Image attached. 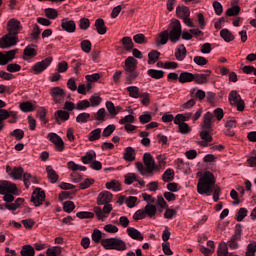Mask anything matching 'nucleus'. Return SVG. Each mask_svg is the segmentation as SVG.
<instances>
[{
  "instance_id": "4d7b16f0",
  "label": "nucleus",
  "mask_w": 256,
  "mask_h": 256,
  "mask_svg": "<svg viewBox=\"0 0 256 256\" xmlns=\"http://www.w3.org/2000/svg\"><path fill=\"white\" fill-rule=\"evenodd\" d=\"M76 217H78V219H93V217H95V214H93L92 212L81 211L77 212Z\"/></svg>"
},
{
  "instance_id": "49530a36",
  "label": "nucleus",
  "mask_w": 256,
  "mask_h": 256,
  "mask_svg": "<svg viewBox=\"0 0 256 256\" xmlns=\"http://www.w3.org/2000/svg\"><path fill=\"white\" fill-rule=\"evenodd\" d=\"M239 13H241V7H239L238 5L228 8L226 11V15L228 17H235V16L239 15Z\"/></svg>"
},
{
  "instance_id": "5701e85b",
  "label": "nucleus",
  "mask_w": 256,
  "mask_h": 256,
  "mask_svg": "<svg viewBox=\"0 0 256 256\" xmlns=\"http://www.w3.org/2000/svg\"><path fill=\"white\" fill-rule=\"evenodd\" d=\"M97 159V154L95 151H90L82 157V162L84 165H91Z\"/></svg>"
},
{
  "instance_id": "de8ad7c7",
  "label": "nucleus",
  "mask_w": 256,
  "mask_h": 256,
  "mask_svg": "<svg viewBox=\"0 0 256 256\" xmlns=\"http://www.w3.org/2000/svg\"><path fill=\"white\" fill-rule=\"evenodd\" d=\"M89 107H91V102H89V100L78 101L76 105L77 111H85V109H89Z\"/></svg>"
},
{
  "instance_id": "864d4df0",
  "label": "nucleus",
  "mask_w": 256,
  "mask_h": 256,
  "mask_svg": "<svg viewBox=\"0 0 256 256\" xmlns=\"http://www.w3.org/2000/svg\"><path fill=\"white\" fill-rule=\"evenodd\" d=\"M89 27H91V21H89L88 18H81L79 21V28L82 29V31H87Z\"/></svg>"
},
{
  "instance_id": "052dcab7",
  "label": "nucleus",
  "mask_w": 256,
  "mask_h": 256,
  "mask_svg": "<svg viewBox=\"0 0 256 256\" xmlns=\"http://www.w3.org/2000/svg\"><path fill=\"white\" fill-rule=\"evenodd\" d=\"M146 217L147 214L143 209L137 210L133 215L134 221H141V219H145Z\"/></svg>"
},
{
  "instance_id": "2f4dec72",
  "label": "nucleus",
  "mask_w": 256,
  "mask_h": 256,
  "mask_svg": "<svg viewBox=\"0 0 256 256\" xmlns=\"http://www.w3.org/2000/svg\"><path fill=\"white\" fill-rule=\"evenodd\" d=\"M144 211H145L146 215H148L150 217V219H153V217H155L157 215V206L148 203L145 206Z\"/></svg>"
},
{
  "instance_id": "13d9d810",
  "label": "nucleus",
  "mask_w": 256,
  "mask_h": 256,
  "mask_svg": "<svg viewBox=\"0 0 256 256\" xmlns=\"http://www.w3.org/2000/svg\"><path fill=\"white\" fill-rule=\"evenodd\" d=\"M247 213L248 211L246 208H240L235 216L236 221H243V219L247 216Z\"/></svg>"
},
{
  "instance_id": "7c9ffc66",
  "label": "nucleus",
  "mask_w": 256,
  "mask_h": 256,
  "mask_svg": "<svg viewBox=\"0 0 256 256\" xmlns=\"http://www.w3.org/2000/svg\"><path fill=\"white\" fill-rule=\"evenodd\" d=\"M124 159L128 162L135 161V149L133 147L129 146L125 149Z\"/></svg>"
},
{
  "instance_id": "f8f14e48",
  "label": "nucleus",
  "mask_w": 256,
  "mask_h": 256,
  "mask_svg": "<svg viewBox=\"0 0 256 256\" xmlns=\"http://www.w3.org/2000/svg\"><path fill=\"white\" fill-rule=\"evenodd\" d=\"M50 95L55 103L61 104L65 101V90L60 87H53L50 90Z\"/></svg>"
},
{
  "instance_id": "c756f323",
  "label": "nucleus",
  "mask_w": 256,
  "mask_h": 256,
  "mask_svg": "<svg viewBox=\"0 0 256 256\" xmlns=\"http://www.w3.org/2000/svg\"><path fill=\"white\" fill-rule=\"evenodd\" d=\"M220 37L226 41V43H230V41H233L235 39V36L229 29L225 28L220 31Z\"/></svg>"
},
{
  "instance_id": "0e129e2a",
  "label": "nucleus",
  "mask_w": 256,
  "mask_h": 256,
  "mask_svg": "<svg viewBox=\"0 0 256 256\" xmlns=\"http://www.w3.org/2000/svg\"><path fill=\"white\" fill-rule=\"evenodd\" d=\"M81 65H83V62H81V60L73 59L71 61V67H73L76 75H79V71H81Z\"/></svg>"
},
{
  "instance_id": "473e14b6",
  "label": "nucleus",
  "mask_w": 256,
  "mask_h": 256,
  "mask_svg": "<svg viewBox=\"0 0 256 256\" xmlns=\"http://www.w3.org/2000/svg\"><path fill=\"white\" fill-rule=\"evenodd\" d=\"M106 109L108 110L110 115L115 116L118 113H121V107L120 106L115 107V104H113V102H111V101L106 102Z\"/></svg>"
},
{
  "instance_id": "37998d69",
  "label": "nucleus",
  "mask_w": 256,
  "mask_h": 256,
  "mask_svg": "<svg viewBox=\"0 0 256 256\" xmlns=\"http://www.w3.org/2000/svg\"><path fill=\"white\" fill-rule=\"evenodd\" d=\"M68 169H71V171H87V167L81 166L73 161H70L67 163Z\"/></svg>"
},
{
  "instance_id": "680f3d73",
  "label": "nucleus",
  "mask_w": 256,
  "mask_h": 256,
  "mask_svg": "<svg viewBox=\"0 0 256 256\" xmlns=\"http://www.w3.org/2000/svg\"><path fill=\"white\" fill-rule=\"evenodd\" d=\"M10 135L12 137H15V139H17V141H21V139H23V137H25V132L21 129H15L10 133Z\"/></svg>"
},
{
  "instance_id": "ea45409f",
  "label": "nucleus",
  "mask_w": 256,
  "mask_h": 256,
  "mask_svg": "<svg viewBox=\"0 0 256 256\" xmlns=\"http://www.w3.org/2000/svg\"><path fill=\"white\" fill-rule=\"evenodd\" d=\"M126 91H128L130 97L133 99H139V96L141 95V92H139V87L137 86H129L126 88Z\"/></svg>"
},
{
  "instance_id": "338daca9",
  "label": "nucleus",
  "mask_w": 256,
  "mask_h": 256,
  "mask_svg": "<svg viewBox=\"0 0 256 256\" xmlns=\"http://www.w3.org/2000/svg\"><path fill=\"white\" fill-rule=\"evenodd\" d=\"M90 107H99L101 105V98L97 95H93L90 97Z\"/></svg>"
},
{
  "instance_id": "c9c22d12",
  "label": "nucleus",
  "mask_w": 256,
  "mask_h": 256,
  "mask_svg": "<svg viewBox=\"0 0 256 256\" xmlns=\"http://www.w3.org/2000/svg\"><path fill=\"white\" fill-rule=\"evenodd\" d=\"M194 81L196 85H207L209 83V78L205 75L196 73L194 74Z\"/></svg>"
},
{
  "instance_id": "6ab92c4d",
  "label": "nucleus",
  "mask_w": 256,
  "mask_h": 256,
  "mask_svg": "<svg viewBox=\"0 0 256 256\" xmlns=\"http://www.w3.org/2000/svg\"><path fill=\"white\" fill-rule=\"evenodd\" d=\"M94 25L99 35H105V33H107V26H105V20H103V18L96 19Z\"/></svg>"
},
{
  "instance_id": "a19ab883",
  "label": "nucleus",
  "mask_w": 256,
  "mask_h": 256,
  "mask_svg": "<svg viewBox=\"0 0 256 256\" xmlns=\"http://www.w3.org/2000/svg\"><path fill=\"white\" fill-rule=\"evenodd\" d=\"M89 141H98V139H101V128H96L93 131L90 132L88 135Z\"/></svg>"
},
{
  "instance_id": "f704fd0d",
  "label": "nucleus",
  "mask_w": 256,
  "mask_h": 256,
  "mask_svg": "<svg viewBox=\"0 0 256 256\" xmlns=\"http://www.w3.org/2000/svg\"><path fill=\"white\" fill-rule=\"evenodd\" d=\"M191 97H195L196 99H199L200 101H203L206 97L205 91L199 89V88H194L190 90Z\"/></svg>"
},
{
  "instance_id": "5fc2aeb1",
  "label": "nucleus",
  "mask_w": 256,
  "mask_h": 256,
  "mask_svg": "<svg viewBox=\"0 0 256 256\" xmlns=\"http://www.w3.org/2000/svg\"><path fill=\"white\" fill-rule=\"evenodd\" d=\"M37 116L42 123L47 124V110H45V108L38 109Z\"/></svg>"
},
{
  "instance_id": "09e8293b",
  "label": "nucleus",
  "mask_w": 256,
  "mask_h": 256,
  "mask_svg": "<svg viewBox=\"0 0 256 256\" xmlns=\"http://www.w3.org/2000/svg\"><path fill=\"white\" fill-rule=\"evenodd\" d=\"M138 99H140L142 105H145V107H147V105L151 103V95L147 92L140 93V96H138Z\"/></svg>"
},
{
  "instance_id": "3c124183",
  "label": "nucleus",
  "mask_w": 256,
  "mask_h": 256,
  "mask_svg": "<svg viewBox=\"0 0 256 256\" xmlns=\"http://www.w3.org/2000/svg\"><path fill=\"white\" fill-rule=\"evenodd\" d=\"M35 45H28L24 49V55L25 57H35L37 55V50H35Z\"/></svg>"
},
{
  "instance_id": "bf43d9fd",
  "label": "nucleus",
  "mask_w": 256,
  "mask_h": 256,
  "mask_svg": "<svg viewBox=\"0 0 256 256\" xmlns=\"http://www.w3.org/2000/svg\"><path fill=\"white\" fill-rule=\"evenodd\" d=\"M153 119L151 116V113L144 112L142 115L139 116V121L142 123V125H145V123H149Z\"/></svg>"
},
{
  "instance_id": "0eeeda50",
  "label": "nucleus",
  "mask_w": 256,
  "mask_h": 256,
  "mask_svg": "<svg viewBox=\"0 0 256 256\" xmlns=\"http://www.w3.org/2000/svg\"><path fill=\"white\" fill-rule=\"evenodd\" d=\"M228 99L232 105L237 107V111H245V101L241 99V95L237 91L232 90L229 93Z\"/></svg>"
},
{
  "instance_id": "f257e3e1",
  "label": "nucleus",
  "mask_w": 256,
  "mask_h": 256,
  "mask_svg": "<svg viewBox=\"0 0 256 256\" xmlns=\"http://www.w3.org/2000/svg\"><path fill=\"white\" fill-rule=\"evenodd\" d=\"M215 183V176L207 171L198 180L197 192L199 195H211L213 193V201L217 203L221 197V187Z\"/></svg>"
},
{
  "instance_id": "393cba45",
  "label": "nucleus",
  "mask_w": 256,
  "mask_h": 256,
  "mask_svg": "<svg viewBox=\"0 0 256 256\" xmlns=\"http://www.w3.org/2000/svg\"><path fill=\"white\" fill-rule=\"evenodd\" d=\"M23 173V167H14L10 173V177L13 178L14 181H21V179H23Z\"/></svg>"
},
{
  "instance_id": "20e7f679",
  "label": "nucleus",
  "mask_w": 256,
  "mask_h": 256,
  "mask_svg": "<svg viewBox=\"0 0 256 256\" xmlns=\"http://www.w3.org/2000/svg\"><path fill=\"white\" fill-rule=\"evenodd\" d=\"M124 71L126 75V85H132L133 81L139 77V72L137 71V59L133 56H129L125 60Z\"/></svg>"
},
{
  "instance_id": "4c0bfd02",
  "label": "nucleus",
  "mask_w": 256,
  "mask_h": 256,
  "mask_svg": "<svg viewBox=\"0 0 256 256\" xmlns=\"http://www.w3.org/2000/svg\"><path fill=\"white\" fill-rule=\"evenodd\" d=\"M122 45L126 51H131L133 47H135L133 44V39H131L129 36L122 38Z\"/></svg>"
},
{
  "instance_id": "b1692460",
  "label": "nucleus",
  "mask_w": 256,
  "mask_h": 256,
  "mask_svg": "<svg viewBox=\"0 0 256 256\" xmlns=\"http://www.w3.org/2000/svg\"><path fill=\"white\" fill-rule=\"evenodd\" d=\"M175 179V170L173 168H168L162 175V180L164 183H171Z\"/></svg>"
},
{
  "instance_id": "9b49d317",
  "label": "nucleus",
  "mask_w": 256,
  "mask_h": 256,
  "mask_svg": "<svg viewBox=\"0 0 256 256\" xmlns=\"http://www.w3.org/2000/svg\"><path fill=\"white\" fill-rule=\"evenodd\" d=\"M111 211H113V205L111 204H104L103 209H101V207H95L94 208V213L97 216V219L99 220H104L106 219L107 215H109V213H111Z\"/></svg>"
},
{
  "instance_id": "a878e982",
  "label": "nucleus",
  "mask_w": 256,
  "mask_h": 256,
  "mask_svg": "<svg viewBox=\"0 0 256 256\" xmlns=\"http://www.w3.org/2000/svg\"><path fill=\"white\" fill-rule=\"evenodd\" d=\"M175 57L177 61H183V59L187 57V48H185V45L181 44L178 46L175 52Z\"/></svg>"
},
{
  "instance_id": "603ef678",
  "label": "nucleus",
  "mask_w": 256,
  "mask_h": 256,
  "mask_svg": "<svg viewBox=\"0 0 256 256\" xmlns=\"http://www.w3.org/2000/svg\"><path fill=\"white\" fill-rule=\"evenodd\" d=\"M45 15L48 19H57L59 13L54 8H46Z\"/></svg>"
},
{
  "instance_id": "1a4fd4ad",
  "label": "nucleus",
  "mask_w": 256,
  "mask_h": 256,
  "mask_svg": "<svg viewBox=\"0 0 256 256\" xmlns=\"http://www.w3.org/2000/svg\"><path fill=\"white\" fill-rule=\"evenodd\" d=\"M5 119H10L9 123H16L17 122V113L13 111H7L5 109H0V131H3V128L5 127V124L3 121Z\"/></svg>"
},
{
  "instance_id": "9d476101",
  "label": "nucleus",
  "mask_w": 256,
  "mask_h": 256,
  "mask_svg": "<svg viewBox=\"0 0 256 256\" xmlns=\"http://www.w3.org/2000/svg\"><path fill=\"white\" fill-rule=\"evenodd\" d=\"M43 201H45V191L41 188H36L31 196V202L34 203L35 207H39L43 205Z\"/></svg>"
},
{
  "instance_id": "7ed1b4c3",
  "label": "nucleus",
  "mask_w": 256,
  "mask_h": 256,
  "mask_svg": "<svg viewBox=\"0 0 256 256\" xmlns=\"http://www.w3.org/2000/svg\"><path fill=\"white\" fill-rule=\"evenodd\" d=\"M183 33V29L181 28V22L179 20H175L170 27L169 30H165L160 33V44L167 45L168 41L171 43H177L181 40V35Z\"/></svg>"
},
{
  "instance_id": "72a5a7b5",
  "label": "nucleus",
  "mask_w": 256,
  "mask_h": 256,
  "mask_svg": "<svg viewBox=\"0 0 256 256\" xmlns=\"http://www.w3.org/2000/svg\"><path fill=\"white\" fill-rule=\"evenodd\" d=\"M20 109L23 113H31V111H35V104L30 101L22 102L20 104Z\"/></svg>"
},
{
  "instance_id": "e433bc0d",
  "label": "nucleus",
  "mask_w": 256,
  "mask_h": 256,
  "mask_svg": "<svg viewBox=\"0 0 256 256\" xmlns=\"http://www.w3.org/2000/svg\"><path fill=\"white\" fill-rule=\"evenodd\" d=\"M70 114L65 110H58L55 112L56 121H69Z\"/></svg>"
},
{
  "instance_id": "e2e57ef3",
  "label": "nucleus",
  "mask_w": 256,
  "mask_h": 256,
  "mask_svg": "<svg viewBox=\"0 0 256 256\" xmlns=\"http://www.w3.org/2000/svg\"><path fill=\"white\" fill-rule=\"evenodd\" d=\"M116 127L114 124L108 125L104 130H103V137H111L113 135V132L115 131Z\"/></svg>"
},
{
  "instance_id": "f03ea898",
  "label": "nucleus",
  "mask_w": 256,
  "mask_h": 256,
  "mask_svg": "<svg viewBox=\"0 0 256 256\" xmlns=\"http://www.w3.org/2000/svg\"><path fill=\"white\" fill-rule=\"evenodd\" d=\"M21 29V22L11 19L8 22V34L0 39L1 49H10V47H15L17 45V35Z\"/></svg>"
},
{
  "instance_id": "a18cd8bd",
  "label": "nucleus",
  "mask_w": 256,
  "mask_h": 256,
  "mask_svg": "<svg viewBox=\"0 0 256 256\" xmlns=\"http://www.w3.org/2000/svg\"><path fill=\"white\" fill-rule=\"evenodd\" d=\"M176 125H178L179 133H181L182 135H188V133H191V128L189 127V124L185 122H180Z\"/></svg>"
},
{
  "instance_id": "4be33fe9",
  "label": "nucleus",
  "mask_w": 256,
  "mask_h": 256,
  "mask_svg": "<svg viewBox=\"0 0 256 256\" xmlns=\"http://www.w3.org/2000/svg\"><path fill=\"white\" fill-rule=\"evenodd\" d=\"M127 233L131 239H135L136 241H143V234L133 227L127 228Z\"/></svg>"
},
{
  "instance_id": "79ce46f5",
  "label": "nucleus",
  "mask_w": 256,
  "mask_h": 256,
  "mask_svg": "<svg viewBox=\"0 0 256 256\" xmlns=\"http://www.w3.org/2000/svg\"><path fill=\"white\" fill-rule=\"evenodd\" d=\"M91 237L94 243H101L103 241V232L99 229H94Z\"/></svg>"
},
{
  "instance_id": "6e6552de",
  "label": "nucleus",
  "mask_w": 256,
  "mask_h": 256,
  "mask_svg": "<svg viewBox=\"0 0 256 256\" xmlns=\"http://www.w3.org/2000/svg\"><path fill=\"white\" fill-rule=\"evenodd\" d=\"M18 191L17 185L13 184V182L7 180L0 181V195H6L8 193L17 195Z\"/></svg>"
},
{
  "instance_id": "aec40b11",
  "label": "nucleus",
  "mask_w": 256,
  "mask_h": 256,
  "mask_svg": "<svg viewBox=\"0 0 256 256\" xmlns=\"http://www.w3.org/2000/svg\"><path fill=\"white\" fill-rule=\"evenodd\" d=\"M195 80V74L184 71L179 75V83H192Z\"/></svg>"
},
{
  "instance_id": "69168bd1",
  "label": "nucleus",
  "mask_w": 256,
  "mask_h": 256,
  "mask_svg": "<svg viewBox=\"0 0 256 256\" xmlns=\"http://www.w3.org/2000/svg\"><path fill=\"white\" fill-rule=\"evenodd\" d=\"M217 253L218 256H228L229 249L227 248V244H220Z\"/></svg>"
},
{
  "instance_id": "c03bdc74",
  "label": "nucleus",
  "mask_w": 256,
  "mask_h": 256,
  "mask_svg": "<svg viewBox=\"0 0 256 256\" xmlns=\"http://www.w3.org/2000/svg\"><path fill=\"white\" fill-rule=\"evenodd\" d=\"M106 189H112V191L115 192L121 191V184L119 183V181L112 180L106 183Z\"/></svg>"
},
{
  "instance_id": "4468645a",
  "label": "nucleus",
  "mask_w": 256,
  "mask_h": 256,
  "mask_svg": "<svg viewBox=\"0 0 256 256\" xmlns=\"http://www.w3.org/2000/svg\"><path fill=\"white\" fill-rule=\"evenodd\" d=\"M113 201V194L109 191H102L99 193L97 197V204L98 205H106Z\"/></svg>"
},
{
  "instance_id": "412c9836",
  "label": "nucleus",
  "mask_w": 256,
  "mask_h": 256,
  "mask_svg": "<svg viewBox=\"0 0 256 256\" xmlns=\"http://www.w3.org/2000/svg\"><path fill=\"white\" fill-rule=\"evenodd\" d=\"M176 15L179 19H185L191 15V11L187 6H178L176 8Z\"/></svg>"
},
{
  "instance_id": "8fccbe9b",
  "label": "nucleus",
  "mask_w": 256,
  "mask_h": 256,
  "mask_svg": "<svg viewBox=\"0 0 256 256\" xmlns=\"http://www.w3.org/2000/svg\"><path fill=\"white\" fill-rule=\"evenodd\" d=\"M91 119V114L87 112H82L76 117V122L77 123H87Z\"/></svg>"
},
{
  "instance_id": "58836bf2",
  "label": "nucleus",
  "mask_w": 256,
  "mask_h": 256,
  "mask_svg": "<svg viewBox=\"0 0 256 256\" xmlns=\"http://www.w3.org/2000/svg\"><path fill=\"white\" fill-rule=\"evenodd\" d=\"M149 77H152V79H163L165 72L163 70H155V69H149L148 70Z\"/></svg>"
},
{
  "instance_id": "6e6d98bb",
  "label": "nucleus",
  "mask_w": 256,
  "mask_h": 256,
  "mask_svg": "<svg viewBox=\"0 0 256 256\" xmlns=\"http://www.w3.org/2000/svg\"><path fill=\"white\" fill-rule=\"evenodd\" d=\"M75 209V203L73 201H66L63 204V210L65 213H73V210Z\"/></svg>"
},
{
  "instance_id": "cd10ccee",
  "label": "nucleus",
  "mask_w": 256,
  "mask_h": 256,
  "mask_svg": "<svg viewBox=\"0 0 256 256\" xmlns=\"http://www.w3.org/2000/svg\"><path fill=\"white\" fill-rule=\"evenodd\" d=\"M193 117V113H185V114H177L174 119L175 124L185 123V121H189Z\"/></svg>"
},
{
  "instance_id": "a211bd4d",
  "label": "nucleus",
  "mask_w": 256,
  "mask_h": 256,
  "mask_svg": "<svg viewBox=\"0 0 256 256\" xmlns=\"http://www.w3.org/2000/svg\"><path fill=\"white\" fill-rule=\"evenodd\" d=\"M213 114L211 112H207L204 115V122L202 128L207 131H213Z\"/></svg>"
},
{
  "instance_id": "bb28decb",
  "label": "nucleus",
  "mask_w": 256,
  "mask_h": 256,
  "mask_svg": "<svg viewBox=\"0 0 256 256\" xmlns=\"http://www.w3.org/2000/svg\"><path fill=\"white\" fill-rule=\"evenodd\" d=\"M159 57H161V52L157 50H152L148 53V64L153 65L159 61Z\"/></svg>"
},
{
  "instance_id": "423d86ee",
  "label": "nucleus",
  "mask_w": 256,
  "mask_h": 256,
  "mask_svg": "<svg viewBox=\"0 0 256 256\" xmlns=\"http://www.w3.org/2000/svg\"><path fill=\"white\" fill-rule=\"evenodd\" d=\"M53 63V57H47L46 59L36 62L32 66V73L33 75H41L46 69H48Z\"/></svg>"
},
{
  "instance_id": "774afa93",
  "label": "nucleus",
  "mask_w": 256,
  "mask_h": 256,
  "mask_svg": "<svg viewBox=\"0 0 256 256\" xmlns=\"http://www.w3.org/2000/svg\"><path fill=\"white\" fill-rule=\"evenodd\" d=\"M81 49L84 53H91V41L83 40L81 42Z\"/></svg>"
},
{
  "instance_id": "39448f33",
  "label": "nucleus",
  "mask_w": 256,
  "mask_h": 256,
  "mask_svg": "<svg viewBox=\"0 0 256 256\" xmlns=\"http://www.w3.org/2000/svg\"><path fill=\"white\" fill-rule=\"evenodd\" d=\"M101 245L104 249H113L115 251L127 250V244L119 238H105L102 240Z\"/></svg>"
},
{
  "instance_id": "2eb2a0df",
  "label": "nucleus",
  "mask_w": 256,
  "mask_h": 256,
  "mask_svg": "<svg viewBox=\"0 0 256 256\" xmlns=\"http://www.w3.org/2000/svg\"><path fill=\"white\" fill-rule=\"evenodd\" d=\"M17 54V50H10L6 54L0 52V65H7L13 59H15V55Z\"/></svg>"
},
{
  "instance_id": "ddd939ff",
  "label": "nucleus",
  "mask_w": 256,
  "mask_h": 256,
  "mask_svg": "<svg viewBox=\"0 0 256 256\" xmlns=\"http://www.w3.org/2000/svg\"><path fill=\"white\" fill-rule=\"evenodd\" d=\"M61 27L63 31H66V33H75V31H77V24L69 18L62 19Z\"/></svg>"
},
{
  "instance_id": "f3484780",
  "label": "nucleus",
  "mask_w": 256,
  "mask_h": 256,
  "mask_svg": "<svg viewBox=\"0 0 256 256\" xmlns=\"http://www.w3.org/2000/svg\"><path fill=\"white\" fill-rule=\"evenodd\" d=\"M211 130H203L200 132V137L202 141L199 142L200 147H207L211 141H213V137L209 133Z\"/></svg>"
},
{
  "instance_id": "dca6fc26",
  "label": "nucleus",
  "mask_w": 256,
  "mask_h": 256,
  "mask_svg": "<svg viewBox=\"0 0 256 256\" xmlns=\"http://www.w3.org/2000/svg\"><path fill=\"white\" fill-rule=\"evenodd\" d=\"M124 183L126 185H132L133 181H137L141 187H145V181L141 180L135 173H128L125 176Z\"/></svg>"
},
{
  "instance_id": "c85d7f7f",
  "label": "nucleus",
  "mask_w": 256,
  "mask_h": 256,
  "mask_svg": "<svg viewBox=\"0 0 256 256\" xmlns=\"http://www.w3.org/2000/svg\"><path fill=\"white\" fill-rule=\"evenodd\" d=\"M46 172L48 175V179L51 181V183H57V180L59 179V175H57V172L53 169V167L47 166Z\"/></svg>"
}]
</instances>
